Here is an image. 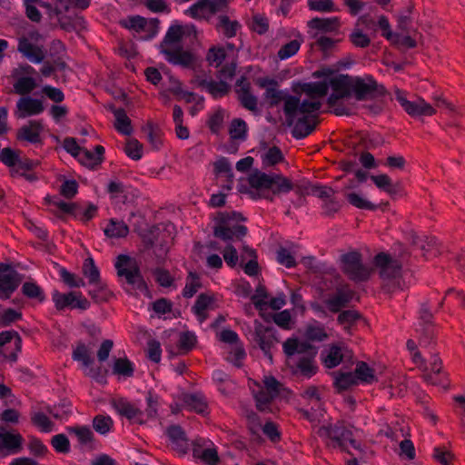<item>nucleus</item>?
<instances>
[{
  "label": "nucleus",
  "instance_id": "f257e3e1",
  "mask_svg": "<svg viewBox=\"0 0 465 465\" xmlns=\"http://www.w3.org/2000/svg\"><path fill=\"white\" fill-rule=\"evenodd\" d=\"M331 70L322 69L316 71L313 75L325 76L322 81L304 83L301 86L304 98L300 97L299 120L292 128V136L296 139H303L312 133L317 124V114L320 112L322 100L327 95L329 89L333 91L332 83L336 76H331Z\"/></svg>",
  "mask_w": 465,
  "mask_h": 465
},
{
  "label": "nucleus",
  "instance_id": "f03ea898",
  "mask_svg": "<svg viewBox=\"0 0 465 465\" xmlns=\"http://www.w3.org/2000/svg\"><path fill=\"white\" fill-rule=\"evenodd\" d=\"M332 84L333 93L327 103L338 116L351 115L355 112V106L344 104L342 99L353 96L357 101H364L374 97L377 91V82L370 74L361 77L340 74Z\"/></svg>",
  "mask_w": 465,
  "mask_h": 465
},
{
  "label": "nucleus",
  "instance_id": "7ed1b4c3",
  "mask_svg": "<svg viewBox=\"0 0 465 465\" xmlns=\"http://www.w3.org/2000/svg\"><path fill=\"white\" fill-rule=\"evenodd\" d=\"M248 181L251 188L257 191L259 197L269 201H273L277 194L287 193L295 188L290 179L275 173L256 172Z\"/></svg>",
  "mask_w": 465,
  "mask_h": 465
},
{
  "label": "nucleus",
  "instance_id": "20e7f679",
  "mask_svg": "<svg viewBox=\"0 0 465 465\" xmlns=\"http://www.w3.org/2000/svg\"><path fill=\"white\" fill-rule=\"evenodd\" d=\"M267 84L264 92V99L269 104L270 107H274L283 102V113L289 125L294 127L299 120V105L300 97L290 94L287 91L279 90L275 87V82L272 79H264L261 82V86L264 87Z\"/></svg>",
  "mask_w": 465,
  "mask_h": 465
},
{
  "label": "nucleus",
  "instance_id": "39448f33",
  "mask_svg": "<svg viewBox=\"0 0 465 465\" xmlns=\"http://www.w3.org/2000/svg\"><path fill=\"white\" fill-rule=\"evenodd\" d=\"M406 345L409 351H414L412 358L414 362L422 368L423 379L428 383L446 388L448 386L447 376L441 371V361L439 357L437 355L431 356L430 366H428L423 361L420 353L416 351V344L412 340H409Z\"/></svg>",
  "mask_w": 465,
  "mask_h": 465
},
{
  "label": "nucleus",
  "instance_id": "423d86ee",
  "mask_svg": "<svg viewBox=\"0 0 465 465\" xmlns=\"http://www.w3.org/2000/svg\"><path fill=\"white\" fill-rule=\"evenodd\" d=\"M319 435L330 440V445L333 448H340L346 450L349 446L359 449L360 444L354 438L352 428L346 426L343 422H337L319 429Z\"/></svg>",
  "mask_w": 465,
  "mask_h": 465
},
{
  "label": "nucleus",
  "instance_id": "0eeeda50",
  "mask_svg": "<svg viewBox=\"0 0 465 465\" xmlns=\"http://www.w3.org/2000/svg\"><path fill=\"white\" fill-rule=\"evenodd\" d=\"M341 268L350 280L356 282L369 280L372 272V269L362 262V256L357 251L341 256Z\"/></svg>",
  "mask_w": 465,
  "mask_h": 465
},
{
  "label": "nucleus",
  "instance_id": "6e6552de",
  "mask_svg": "<svg viewBox=\"0 0 465 465\" xmlns=\"http://www.w3.org/2000/svg\"><path fill=\"white\" fill-rule=\"evenodd\" d=\"M41 38L37 30H30L26 35L18 37L17 51L33 64H41L45 58V49L35 43Z\"/></svg>",
  "mask_w": 465,
  "mask_h": 465
},
{
  "label": "nucleus",
  "instance_id": "1a4fd4ad",
  "mask_svg": "<svg viewBox=\"0 0 465 465\" xmlns=\"http://www.w3.org/2000/svg\"><path fill=\"white\" fill-rule=\"evenodd\" d=\"M373 262L383 281L395 280L401 274L402 261L399 256L380 252L374 257Z\"/></svg>",
  "mask_w": 465,
  "mask_h": 465
},
{
  "label": "nucleus",
  "instance_id": "9d476101",
  "mask_svg": "<svg viewBox=\"0 0 465 465\" xmlns=\"http://www.w3.org/2000/svg\"><path fill=\"white\" fill-rule=\"evenodd\" d=\"M263 386L257 385L258 391L252 389L257 408L265 411L269 410L271 401L275 399L281 391L282 384L272 376H265Z\"/></svg>",
  "mask_w": 465,
  "mask_h": 465
},
{
  "label": "nucleus",
  "instance_id": "9b49d317",
  "mask_svg": "<svg viewBox=\"0 0 465 465\" xmlns=\"http://www.w3.org/2000/svg\"><path fill=\"white\" fill-rule=\"evenodd\" d=\"M83 274L87 278L89 284L100 287L101 295L95 293L94 291H89V295L97 302H105L111 296V292L107 289L106 284L101 281L100 272L93 258H86L82 267Z\"/></svg>",
  "mask_w": 465,
  "mask_h": 465
},
{
  "label": "nucleus",
  "instance_id": "f8f14e48",
  "mask_svg": "<svg viewBox=\"0 0 465 465\" xmlns=\"http://www.w3.org/2000/svg\"><path fill=\"white\" fill-rule=\"evenodd\" d=\"M157 19L147 21L140 15L129 16L120 21V25L135 34H143L139 36L142 40H149L153 38L157 33Z\"/></svg>",
  "mask_w": 465,
  "mask_h": 465
},
{
  "label": "nucleus",
  "instance_id": "ddd939ff",
  "mask_svg": "<svg viewBox=\"0 0 465 465\" xmlns=\"http://www.w3.org/2000/svg\"><path fill=\"white\" fill-rule=\"evenodd\" d=\"M394 96L404 111L412 117L431 116L436 113L433 106L424 99L418 98L415 101H409L405 93L400 89L395 91Z\"/></svg>",
  "mask_w": 465,
  "mask_h": 465
},
{
  "label": "nucleus",
  "instance_id": "4468645a",
  "mask_svg": "<svg viewBox=\"0 0 465 465\" xmlns=\"http://www.w3.org/2000/svg\"><path fill=\"white\" fill-rule=\"evenodd\" d=\"M35 74V69L29 64L20 65L13 72L15 82L13 84L15 94L26 96L37 86L36 81L31 76Z\"/></svg>",
  "mask_w": 465,
  "mask_h": 465
},
{
  "label": "nucleus",
  "instance_id": "2eb2a0df",
  "mask_svg": "<svg viewBox=\"0 0 465 465\" xmlns=\"http://www.w3.org/2000/svg\"><path fill=\"white\" fill-rule=\"evenodd\" d=\"M52 300L57 310H64L66 307L86 310L90 307V302L80 292L62 293L58 291H54L52 293Z\"/></svg>",
  "mask_w": 465,
  "mask_h": 465
},
{
  "label": "nucleus",
  "instance_id": "dca6fc26",
  "mask_svg": "<svg viewBox=\"0 0 465 465\" xmlns=\"http://www.w3.org/2000/svg\"><path fill=\"white\" fill-rule=\"evenodd\" d=\"M45 111L44 103L41 99L30 95L21 96L15 104L14 116L16 119H25L41 114Z\"/></svg>",
  "mask_w": 465,
  "mask_h": 465
},
{
  "label": "nucleus",
  "instance_id": "f3484780",
  "mask_svg": "<svg viewBox=\"0 0 465 465\" xmlns=\"http://www.w3.org/2000/svg\"><path fill=\"white\" fill-rule=\"evenodd\" d=\"M222 12L220 4L214 0H198L184 14L195 20H210L215 14Z\"/></svg>",
  "mask_w": 465,
  "mask_h": 465
},
{
  "label": "nucleus",
  "instance_id": "a211bd4d",
  "mask_svg": "<svg viewBox=\"0 0 465 465\" xmlns=\"http://www.w3.org/2000/svg\"><path fill=\"white\" fill-rule=\"evenodd\" d=\"M255 341L260 349L263 351L268 360L272 361V348L278 341L275 336V330L271 326H265L255 322Z\"/></svg>",
  "mask_w": 465,
  "mask_h": 465
},
{
  "label": "nucleus",
  "instance_id": "6ab92c4d",
  "mask_svg": "<svg viewBox=\"0 0 465 465\" xmlns=\"http://www.w3.org/2000/svg\"><path fill=\"white\" fill-rule=\"evenodd\" d=\"M114 266L117 270V274L121 277H124L128 283L135 284L138 281L141 280V275L136 262L128 255H119Z\"/></svg>",
  "mask_w": 465,
  "mask_h": 465
},
{
  "label": "nucleus",
  "instance_id": "aec40b11",
  "mask_svg": "<svg viewBox=\"0 0 465 465\" xmlns=\"http://www.w3.org/2000/svg\"><path fill=\"white\" fill-rule=\"evenodd\" d=\"M324 365L329 368H334L341 362L351 361L353 353L343 345H331L328 350L322 352Z\"/></svg>",
  "mask_w": 465,
  "mask_h": 465
},
{
  "label": "nucleus",
  "instance_id": "412c9836",
  "mask_svg": "<svg viewBox=\"0 0 465 465\" xmlns=\"http://www.w3.org/2000/svg\"><path fill=\"white\" fill-rule=\"evenodd\" d=\"M286 364L293 374H300L305 378H311L317 371L313 357L304 353L298 355L297 358L286 360Z\"/></svg>",
  "mask_w": 465,
  "mask_h": 465
},
{
  "label": "nucleus",
  "instance_id": "4be33fe9",
  "mask_svg": "<svg viewBox=\"0 0 465 465\" xmlns=\"http://www.w3.org/2000/svg\"><path fill=\"white\" fill-rule=\"evenodd\" d=\"M23 441L21 434L0 430V459L19 453Z\"/></svg>",
  "mask_w": 465,
  "mask_h": 465
},
{
  "label": "nucleus",
  "instance_id": "5701e85b",
  "mask_svg": "<svg viewBox=\"0 0 465 465\" xmlns=\"http://www.w3.org/2000/svg\"><path fill=\"white\" fill-rule=\"evenodd\" d=\"M20 282V274L16 271L11 270L8 266L5 265V269L0 270V299L6 300L10 298Z\"/></svg>",
  "mask_w": 465,
  "mask_h": 465
},
{
  "label": "nucleus",
  "instance_id": "b1692460",
  "mask_svg": "<svg viewBox=\"0 0 465 465\" xmlns=\"http://www.w3.org/2000/svg\"><path fill=\"white\" fill-rule=\"evenodd\" d=\"M166 61L174 65H181L186 68H193L196 71V59L195 57L187 51H183L182 47L174 49H166L162 52Z\"/></svg>",
  "mask_w": 465,
  "mask_h": 465
},
{
  "label": "nucleus",
  "instance_id": "393cba45",
  "mask_svg": "<svg viewBox=\"0 0 465 465\" xmlns=\"http://www.w3.org/2000/svg\"><path fill=\"white\" fill-rule=\"evenodd\" d=\"M294 191L301 195H314L320 198L322 203L331 196H333L335 192L331 187L322 185L319 183H312L308 181L302 182L301 184H294Z\"/></svg>",
  "mask_w": 465,
  "mask_h": 465
},
{
  "label": "nucleus",
  "instance_id": "a878e982",
  "mask_svg": "<svg viewBox=\"0 0 465 465\" xmlns=\"http://www.w3.org/2000/svg\"><path fill=\"white\" fill-rule=\"evenodd\" d=\"M193 84L208 92L214 98L224 96L229 91V85L223 81H214L201 75H195Z\"/></svg>",
  "mask_w": 465,
  "mask_h": 465
},
{
  "label": "nucleus",
  "instance_id": "bb28decb",
  "mask_svg": "<svg viewBox=\"0 0 465 465\" xmlns=\"http://www.w3.org/2000/svg\"><path fill=\"white\" fill-rule=\"evenodd\" d=\"M354 292L348 285H343L327 299L326 305L331 312H338L352 300Z\"/></svg>",
  "mask_w": 465,
  "mask_h": 465
},
{
  "label": "nucleus",
  "instance_id": "cd10ccee",
  "mask_svg": "<svg viewBox=\"0 0 465 465\" xmlns=\"http://www.w3.org/2000/svg\"><path fill=\"white\" fill-rule=\"evenodd\" d=\"M44 130V124L40 120H31L23 125L17 132V139L31 143H37L41 141V133Z\"/></svg>",
  "mask_w": 465,
  "mask_h": 465
},
{
  "label": "nucleus",
  "instance_id": "c85d7f7f",
  "mask_svg": "<svg viewBox=\"0 0 465 465\" xmlns=\"http://www.w3.org/2000/svg\"><path fill=\"white\" fill-rule=\"evenodd\" d=\"M216 308V302L212 295L200 294L193 307V312L200 322H203L209 315V312Z\"/></svg>",
  "mask_w": 465,
  "mask_h": 465
},
{
  "label": "nucleus",
  "instance_id": "c756f323",
  "mask_svg": "<svg viewBox=\"0 0 465 465\" xmlns=\"http://www.w3.org/2000/svg\"><path fill=\"white\" fill-rule=\"evenodd\" d=\"M210 445L204 446L198 441L194 443L193 448V455L194 458L200 460L205 465H217L220 459L216 448Z\"/></svg>",
  "mask_w": 465,
  "mask_h": 465
},
{
  "label": "nucleus",
  "instance_id": "7c9ffc66",
  "mask_svg": "<svg viewBox=\"0 0 465 465\" xmlns=\"http://www.w3.org/2000/svg\"><path fill=\"white\" fill-rule=\"evenodd\" d=\"M185 34V27L180 25H173L169 27L161 44V53L166 49L181 47V42Z\"/></svg>",
  "mask_w": 465,
  "mask_h": 465
},
{
  "label": "nucleus",
  "instance_id": "2f4dec72",
  "mask_svg": "<svg viewBox=\"0 0 465 465\" xmlns=\"http://www.w3.org/2000/svg\"><path fill=\"white\" fill-rule=\"evenodd\" d=\"M183 408L203 414L207 411V401L205 397L199 392L185 393L182 397Z\"/></svg>",
  "mask_w": 465,
  "mask_h": 465
},
{
  "label": "nucleus",
  "instance_id": "473e14b6",
  "mask_svg": "<svg viewBox=\"0 0 465 465\" xmlns=\"http://www.w3.org/2000/svg\"><path fill=\"white\" fill-rule=\"evenodd\" d=\"M72 357L74 361L82 364V366L85 369L86 375L95 378V371L92 368H89L93 362L90 350L84 343L77 344L73 351Z\"/></svg>",
  "mask_w": 465,
  "mask_h": 465
},
{
  "label": "nucleus",
  "instance_id": "72a5a7b5",
  "mask_svg": "<svg viewBox=\"0 0 465 465\" xmlns=\"http://www.w3.org/2000/svg\"><path fill=\"white\" fill-rule=\"evenodd\" d=\"M247 232V228L243 225L236 224L228 226L220 224L214 229V235L223 241H232L233 238H241Z\"/></svg>",
  "mask_w": 465,
  "mask_h": 465
},
{
  "label": "nucleus",
  "instance_id": "f704fd0d",
  "mask_svg": "<svg viewBox=\"0 0 465 465\" xmlns=\"http://www.w3.org/2000/svg\"><path fill=\"white\" fill-rule=\"evenodd\" d=\"M104 148L102 145H96L94 151L83 149L80 153L79 162L90 168H94L104 160Z\"/></svg>",
  "mask_w": 465,
  "mask_h": 465
},
{
  "label": "nucleus",
  "instance_id": "c9c22d12",
  "mask_svg": "<svg viewBox=\"0 0 465 465\" xmlns=\"http://www.w3.org/2000/svg\"><path fill=\"white\" fill-rule=\"evenodd\" d=\"M114 116V128L124 135H131L134 132L131 119L128 117L126 112L123 108H112Z\"/></svg>",
  "mask_w": 465,
  "mask_h": 465
},
{
  "label": "nucleus",
  "instance_id": "e433bc0d",
  "mask_svg": "<svg viewBox=\"0 0 465 465\" xmlns=\"http://www.w3.org/2000/svg\"><path fill=\"white\" fill-rule=\"evenodd\" d=\"M117 412L130 420L142 423L143 421L142 411L127 401L120 400L115 403Z\"/></svg>",
  "mask_w": 465,
  "mask_h": 465
},
{
  "label": "nucleus",
  "instance_id": "4c0bfd02",
  "mask_svg": "<svg viewBox=\"0 0 465 465\" xmlns=\"http://www.w3.org/2000/svg\"><path fill=\"white\" fill-rule=\"evenodd\" d=\"M22 341L18 333L15 331H5L0 333V348L6 345L15 347V351L8 356L10 360L15 361L17 352L21 351Z\"/></svg>",
  "mask_w": 465,
  "mask_h": 465
},
{
  "label": "nucleus",
  "instance_id": "58836bf2",
  "mask_svg": "<svg viewBox=\"0 0 465 465\" xmlns=\"http://www.w3.org/2000/svg\"><path fill=\"white\" fill-rule=\"evenodd\" d=\"M143 132L151 146L159 150L163 144V132L160 127L152 122H148L143 126Z\"/></svg>",
  "mask_w": 465,
  "mask_h": 465
},
{
  "label": "nucleus",
  "instance_id": "ea45409f",
  "mask_svg": "<svg viewBox=\"0 0 465 465\" xmlns=\"http://www.w3.org/2000/svg\"><path fill=\"white\" fill-rule=\"evenodd\" d=\"M108 238H124L129 232V228L123 221L110 219L107 225L103 229Z\"/></svg>",
  "mask_w": 465,
  "mask_h": 465
},
{
  "label": "nucleus",
  "instance_id": "a19ab883",
  "mask_svg": "<svg viewBox=\"0 0 465 465\" xmlns=\"http://www.w3.org/2000/svg\"><path fill=\"white\" fill-rule=\"evenodd\" d=\"M217 29L227 38L236 35L241 25L237 21H232L226 15H220L218 18Z\"/></svg>",
  "mask_w": 465,
  "mask_h": 465
},
{
  "label": "nucleus",
  "instance_id": "79ce46f5",
  "mask_svg": "<svg viewBox=\"0 0 465 465\" xmlns=\"http://www.w3.org/2000/svg\"><path fill=\"white\" fill-rule=\"evenodd\" d=\"M167 435L172 443L182 452L187 449V440L184 431L179 426H171L167 430Z\"/></svg>",
  "mask_w": 465,
  "mask_h": 465
},
{
  "label": "nucleus",
  "instance_id": "37998d69",
  "mask_svg": "<svg viewBox=\"0 0 465 465\" xmlns=\"http://www.w3.org/2000/svg\"><path fill=\"white\" fill-rule=\"evenodd\" d=\"M261 159L262 166L266 168L282 163L284 160V156L280 148L272 146L262 153Z\"/></svg>",
  "mask_w": 465,
  "mask_h": 465
},
{
  "label": "nucleus",
  "instance_id": "c03bdc74",
  "mask_svg": "<svg viewBox=\"0 0 465 465\" xmlns=\"http://www.w3.org/2000/svg\"><path fill=\"white\" fill-rule=\"evenodd\" d=\"M67 431L70 434H74L82 445H87L94 440V433L88 426L68 427Z\"/></svg>",
  "mask_w": 465,
  "mask_h": 465
},
{
  "label": "nucleus",
  "instance_id": "a18cd8bd",
  "mask_svg": "<svg viewBox=\"0 0 465 465\" xmlns=\"http://www.w3.org/2000/svg\"><path fill=\"white\" fill-rule=\"evenodd\" d=\"M358 384L357 377L353 372H337L334 377V386L338 391H345Z\"/></svg>",
  "mask_w": 465,
  "mask_h": 465
},
{
  "label": "nucleus",
  "instance_id": "49530a36",
  "mask_svg": "<svg viewBox=\"0 0 465 465\" xmlns=\"http://www.w3.org/2000/svg\"><path fill=\"white\" fill-rule=\"evenodd\" d=\"M354 375L357 377V382L372 383L375 381L373 370L364 361L357 363Z\"/></svg>",
  "mask_w": 465,
  "mask_h": 465
},
{
  "label": "nucleus",
  "instance_id": "de8ad7c7",
  "mask_svg": "<svg viewBox=\"0 0 465 465\" xmlns=\"http://www.w3.org/2000/svg\"><path fill=\"white\" fill-rule=\"evenodd\" d=\"M282 349L287 357L286 360H290V358H297L298 355L303 354L304 344L300 343L297 339L290 338L283 342Z\"/></svg>",
  "mask_w": 465,
  "mask_h": 465
},
{
  "label": "nucleus",
  "instance_id": "09e8293b",
  "mask_svg": "<svg viewBox=\"0 0 465 465\" xmlns=\"http://www.w3.org/2000/svg\"><path fill=\"white\" fill-rule=\"evenodd\" d=\"M113 371L114 374L120 376L132 377L134 375V366L127 358H118L114 362Z\"/></svg>",
  "mask_w": 465,
  "mask_h": 465
},
{
  "label": "nucleus",
  "instance_id": "8fccbe9b",
  "mask_svg": "<svg viewBox=\"0 0 465 465\" xmlns=\"http://www.w3.org/2000/svg\"><path fill=\"white\" fill-rule=\"evenodd\" d=\"M302 43V40L301 38H296L283 45L277 52L278 58L280 60H286L293 56L300 50Z\"/></svg>",
  "mask_w": 465,
  "mask_h": 465
},
{
  "label": "nucleus",
  "instance_id": "3c124183",
  "mask_svg": "<svg viewBox=\"0 0 465 465\" xmlns=\"http://www.w3.org/2000/svg\"><path fill=\"white\" fill-rule=\"evenodd\" d=\"M310 26L322 31H335L339 27L337 17L313 18L309 23Z\"/></svg>",
  "mask_w": 465,
  "mask_h": 465
},
{
  "label": "nucleus",
  "instance_id": "603ef678",
  "mask_svg": "<svg viewBox=\"0 0 465 465\" xmlns=\"http://www.w3.org/2000/svg\"><path fill=\"white\" fill-rule=\"evenodd\" d=\"M239 99L242 106L249 111H257V98L249 91V85H243L238 92Z\"/></svg>",
  "mask_w": 465,
  "mask_h": 465
},
{
  "label": "nucleus",
  "instance_id": "864d4df0",
  "mask_svg": "<svg viewBox=\"0 0 465 465\" xmlns=\"http://www.w3.org/2000/svg\"><path fill=\"white\" fill-rule=\"evenodd\" d=\"M247 134V124L240 118L233 119L229 127V134L233 140H244Z\"/></svg>",
  "mask_w": 465,
  "mask_h": 465
},
{
  "label": "nucleus",
  "instance_id": "5fc2aeb1",
  "mask_svg": "<svg viewBox=\"0 0 465 465\" xmlns=\"http://www.w3.org/2000/svg\"><path fill=\"white\" fill-rule=\"evenodd\" d=\"M200 287V277L196 273L190 272L186 278V283L183 290V295L185 298H191L197 292Z\"/></svg>",
  "mask_w": 465,
  "mask_h": 465
},
{
  "label": "nucleus",
  "instance_id": "6e6d98bb",
  "mask_svg": "<svg viewBox=\"0 0 465 465\" xmlns=\"http://www.w3.org/2000/svg\"><path fill=\"white\" fill-rule=\"evenodd\" d=\"M226 57V51L223 46H213L208 50L206 60L210 65L220 66Z\"/></svg>",
  "mask_w": 465,
  "mask_h": 465
},
{
  "label": "nucleus",
  "instance_id": "4d7b16f0",
  "mask_svg": "<svg viewBox=\"0 0 465 465\" xmlns=\"http://www.w3.org/2000/svg\"><path fill=\"white\" fill-rule=\"evenodd\" d=\"M113 420L108 415H97L93 420V427L96 432L105 435L113 427Z\"/></svg>",
  "mask_w": 465,
  "mask_h": 465
},
{
  "label": "nucleus",
  "instance_id": "13d9d810",
  "mask_svg": "<svg viewBox=\"0 0 465 465\" xmlns=\"http://www.w3.org/2000/svg\"><path fill=\"white\" fill-rule=\"evenodd\" d=\"M33 424L37 427L40 431L48 433L53 431L54 424L50 419L43 412H35L32 418Z\"/></svg>",
  "mask_w": 465,
  "mask_h": 465
},
{
  "label": "nucleus",
  "instance_id": "bf43d9fd",
  "mask_svg": "<svg viewBox=\"0 0 465 465\" xmlns=\"http://www.w3.org/2000/svg\"><path fill=\"white\" fill-rule=\"evenodd\" d=\"M59 275L62 281L69 287L79 288L85 285V282L82 277L70 272L65 268H61L59 270Z\"/></svg>",
  "mask_w": 465,
  "mask_h": 465
},
{
  "label": "nucleus",
  "instance_id": "052dcab7",
  "mask_svg": "<svg viewBox=\"0 0 465 465\" xmlns=\"http://www.w3.org/2000/svg\"><path fill=\"white\" fill-rule=\"evenodd\" d=\"M22 292L26 297L36 299L41 302L45 299L43 290L35 282H25L22 286Z\"/></svg>",
  "mask_w": 465,
  "mask_h": 465
},
{
  "label": "nucleus",
  "instance_id": "680f3d73",
  "mask_svg": "<svg viewBox=\"0 0 465 465\" xmlns=\"http://www.w3.org/2000/svg\"><path fill=\"white\" fill-rule=\"evenodd\" d=\"M348 202L354 207L364 210H375L376 205L365 199L361 194L350 193L346 195Z\"/></svg>",
  "mask_w": 465,
  "mask_h": 465
},
{
  "label": "nucleus",
  "instance_id": "e2e57ef3",
  "mask_svg": "<svg viewBox=\"0 0 465 465\" xmlns=\"http://www.w3.org/2000/svg\"><path fill=\"white\" fill-rule=\"evenodd\" d=\"M124 152L133 160H140L143 156V144L136 139L127 141Z\"/></svg>",
  "mask_w": 465,
  "mask_h": 465
},
{
  "label": "nucleus",
  "instance_id": "0e129e2a",
  "mask_svg": "<svg viewBox=\"0 0 465 465\" xmlns=\"http://www.w3.org/2000/svg\"><path fill=\"white\" fill-rule=\"evenodd\" d=\"M196 342V336L191 331L180 333L178 340V349L182 352H187L192 350Z\"/></svg>",
  "mask_w": 465,
  "mask_h": 465
},
{
  "label": "nucleus",
  "instance_id": "69168bd1",
  "mask_svg": "<svg viewBox=\"0 0 465 465\" xmlns=\"http://www.w3.org/2000/svg\"><path fill=\"white\" fill-rule=\"evenodd\" d=\"M51 445L58 453L66 454L70 451L69 440L63 433L54 435L51 440Z\"/></svg>",
  "mask_w": 465,
  "mask_h": 465
},
{
  "label": "nucleus",
  "instance_id": "338daca9",
  "mask_svg": "<svg viewBox=\"0 0 465 465\" xmlns=\"http://www.w3.org/2000/svg\"><path fill=\"white\" fill-rule=\"evenodd\" d=\"M371 179L378 188L390 194L395 193L396 190L391 183V179L387 174L371 175Z\"/></svg>",
  "mask_w": 465,
  "mask_h": 465
},
{
  "label": "nucleus",
  "instance_id": "774afa93",
  "mask_svg": "<svg viewBox=\"0 0 465 465\" xmlns=\"http://www.w3.org/2000/svg\"><path fill=\"white\" fill-rule=\"evenodd\" d=\"M433 458L441 465H450L453 455L444 446H437L433 450Z\"/></svg>",
  "mask_w": 465,
  "mask_h": 465
}]
</instances>
